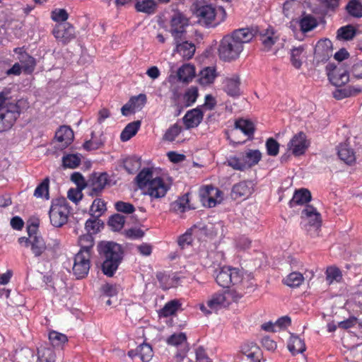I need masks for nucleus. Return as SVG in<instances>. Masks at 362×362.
Here are the masks:
<instances>
[{
    "mask_svg": "<svg viewBox=\"0 0 362 362\" xmlns=\"http://www.w3.org/2000/svg\"><path fill=\"white\" fill-rule=\"evenodd\" d=\"M55 139L59 143L58 148H65L73 141L74 132L68 126H62L57 131Z\"/></svg>",
    "mask_w": 362,
    "mask_h": 362,
    "instance_id": "19",
    "label": "nucleus"
},
{
    "mask_svg": "<svg viewBox=\"0 0 362 362\" xmlns=\"http://www.w3.org/2000/svg\"><path fill=\"white\" fill-rule=\"evenodd\" d=\"M20 115L19 107L14 103H8L0 108V132L12 127Z\"/></svg>",
    "mask_w": 362,
    "mask_h": 362,
    "instance_id": "7",
    "label": "nucleus"
},
{
    "mask_svg": "<svg viewBox=\"0 0 362 362\" xmlns=\"http://www.w3.org/2000/svg\"><path fill=\"white\" fill-rule=\"evenodd\" d=\"M254 183L252 181H242L233 185L231 197L236 199L240 197H249L254 192Z\"/></svg>",
    "mask_w": 362,
    "mask_h": 362,
    "instance_id": "15",
    "label": "nucleus"
},
{
    "mask_svg": "<svg viewBox=\"0 0 362 362\" xmlns=\"http://www.w3.org/2000/svg\"><path fill=\"white\" fill-rule=\"evenodd\" d=\"M342 279V274L340 269L336 267H329L326 270V279L329 284L334 281L339 282Z\"/></svg>",
    "mask_w": 362,
    "mask_h": 362,
    "instance_id": "47",
    "label": "nucleus"
},
{
    "mask_svg": "<svg viewBox=\"0 0 362 362\" xmlns=\"http://www.w3.org/2000/svg\"><path fill=\"white\" fill-rule=\"evenodd\" d=\"M52 33L63 44H66L76 37L74 28L69 23H59L53 29Z\"/></svg>",
    "mask_w": 362,
    "mask_h": 362,
    "instance_id": "12",
    "label": "nucleus"
},
{
    "mask_svg": "<svg viewBox=\"0 0 362 362\" xmlns=\"http://www.w3.org/2000/svg\"><path fill=\"white\" fill-rule=\"evenodd\" d=\"M115 206L117 211L124 214H132L135 211V208L133 204L122 201L116 202Z\"/></svg>",
    "mask_w": 362,
    "mask_h": 362,
    "instance_id": "59",
    "label": "nucleus"
},
{
    "mask_svg": "<svg viewBox=\"0 0 362 362\" xmlns=\"http://www.w3.org/2000/svg\"><path fill=\"white\" fill-rule=\"evenodd\" d=\"M140 358L144 362H148L153 357V353L151 346L146 343H143L137 348Z\"/></svg>",
    "mask_w": 362,
    "mask_h": 362,
    "instance_id": "42",
    "label": "nucleus"
},
{
    "mask_svg": "<svg viewBox=\"0 0 362 362\" xmlns=\"http://www.w3.org/2000/svg\"><path fill=\"white\" fill-rule=\"evenodd\" d=\"M197 15L205 25L211 24L216 16V11L211 5L201 6L197 10Z\"/></svg>",
    "mask_w": 362,
    "mask_h": 362,
    "instance_id": "23",
    "label": "nucleus"
},
{
    "mask_svg": "<svg viewBox=\"0 0 362 362\" xmlns=\"http://www.w3.org/2000/svg\"><path fill=\"white\" fill-rule=\"evenodd\" d=\"M200 193L204 205L208 206L209 207L215 206L216 204L221 200V191L211 185H207L203 187Z\"/></svg>",
    "mask_w": 362,
    "mask_h": 362,
    "instance_id": "14",
    "label": "nucleus"
},
{
    "mask_svg": "<svg viewBox=\"0 0 362 362\" xmlns=\"http://www.w3.org/2000/svg\"><path fill=\"white\" fill-rule=\"evenodd\" d=\"M189 18L181 12H175L170 21V33L175 41L185 39L187 28L189 26Z\"/></svg>",
    "mask_w": 362,
    "mask_h": 362,
    "instance_id": "5",
    "label": "nucleus"
},
{
    "mask_svg": "<svg viewBox=\"0 0 362 362\" xmlns=\"http://www.w3.org/2000/svg\"><path fill=\"white\" fill-rule=\"evenodd\" d=\"M105 210V202L100 199H96L90 206V214L93 218H99Z\"/></svg>",
    "mask_w": 362,
    "mask_h": 362,
    "instance_id": "43",
    "label": "nucleus"
},
{
    "mask_svg": "<svg viewBox=\"0 0 362 362\" xmlns=\"http://www.w3.org/2000/svg\"><path fill=\"white\" fill-rule=\"evenodd\" d=\"M195 75L194 67L189 64L183 65L177 71V77L180 81L188 83Z\"/></svg>",
    "mask_w": 362,
    "mask_h": 362,
    "instance_id": "31",
    "label": "nucleus"
},
{
    "mask_svg": "<svg viewBox=\"0 0 362 362\" xmlns=\"http://www.w3.org/2000/svg\"><path fill=\"white\" fill-rule=\"evenodd\" d=\"M52 19L56 22L62 21V23H65L68 19L69 15L65 9H55L52 11L51 13Z\"/></svg>",
    "mask_w": 362,
    "mask_h": 362,
    "instance_id": "61",
    "label": "nucleus"
},
{
    "mask_svg": "<svg viewBox=\"0 0 362 362\" xmlns=\"http://www.w3.org/2000/svg\"><path fill=\"white\" fill-rule=\"evenodd\" d=\"M198 97V89L197 87H191L185 94V100L187 106L191 105L194 103Z\"/></svg>",
    "mask_w": 362,
    "mask_h": 362,
    "instance_id": "62",
    "label": "nucleus"
},
{
    "mask_svg": "<svg viewBox=\"0 0 362 362\" xmlns=\"http://www.w3.org/2000/svg\"><path fill=\"white\" fill-rule=\"evenodd\" d=\"M216 281L223 288H228L231 285H236L242 281L243 276L239 269L223 267L217 270Z\"/></svg>",
    "mask_w": 362,
    "mask_h": 362,
    "instance_id": "6",
    "label": "nucleus"
},
{
    "mask_svg": "<svg viewBox=\"0 0 362 362\" xmlns=\"http://www.w3.org/2000/svg\"><path fill=\"white\" fill-rule=\"evenodd\" d=\"M323 13L335 12L339 6L340 0H317Z\"/></svg>",
    "mask_w": 362,
    "mask_h": 362,
    "instance_id": "38",
    "label": "nucleus"
},
{
    "mask_svg": "<svg viewBox=\"0 0 362 362\" xmlns=\"http://www.w3.org/2000/svg\"><path fill=\"white\" fill-rule=\"evenodd\" d=\"M78 242L81 246V250L79 252L90 253V250L94 245L93 238L90 233H87L80 236Z\"/></svg>",
    "mask_w": 362,
    "mask_h": 362,
    "instance_id": "40",
    "label": "nucleus"
},
{
    "mask_svg": "<svg viewBox=\"0 0 362 362\" xmlns=\"http://www.w3.org/2000/svg\"><path fill=\"white\" fill-rule=\"evenodd\" d=\"M326 69L329 81L335 86H341L349 80L347 71L341 66L337 67L329 64L327 65Z\"/></svg>",
    "mask_w": 362,
    "mask_h": 362,
    "instance_id": "10",
    "label": "nucleus"
},
{
    "mask_svg": "<svg viewBox=\"0 0 362 362\" xmlns=\"http://www.w3.org/2000/svg\"><path fill=\"white\" fill-rule=\"evenodd\" d=\"M215 77V69L211 67H206L201 71L199 80L201 84L206 85L212 83Z\"/></svg>",
    "mask_w": 362,
    "mask_h": 362,
    "instance_id": "44",
    "label": "nucleus"
},
{
    "mask_svg": "<svg viewBox=\"0 0 362 362\" xmlns=\"http://www.w3.org/2000/svg\"><path fill=\"white\" fill-rule=\"evenodd\" d=\"M14 52L18 54V59L24 72L26 74L33 73L36 65L35 59L33 57L30 56L27 52L23 51V48H16Z\"/></svg>",
    "mask_w": 362,
    "mask_h": 362,
    "instance_id": "17",
    "label": "nucleus"
},
{
    "mask_svg": "<svg viewBox=\"0 0 362 362\" xmlns=\"http://www.w3.org/2000/svg\"><path fill=\"white\" fill-rule=\"evenodd\" d=\"M266 148L268 155L276 156L279 151V144L274 139L271 137L266 141Z\"/></svg>",
    "mask_w": 362,
    "mask_h": 362,
    "instance_id": "57",
    "label": "nucleus"
},
{
    "mask_svg": "<svg viewBox=\"0 0 362 362\" xmlns=\"http://www.w3.org/2000/svg\"><path fill=\"white\" fill-rule=\"evenodd\" d=\"M176 44V51L184 58L190 59L195 52V46L193 43L188 41H175Z\"/></svg>",
    "mask_w": 362,
    "mask_h": 362,
    "instance_id": "25",
    "label": "nucleus"
},
{
    "mask_svg": "<svg viewBox=\"0 0 362 362\" xmlns=\"http://www.w3.org/2000/svg\"><path fill=\"white\" fill-rule=\"evenodd\" d=\"M356 30L351 25L340 28L337 30V38L345 40H350L356 35Z\"/></svg>",
    "mask_w": 362,
    "mask_h": 362,
    "instance_id": "39",
    "label": "nucleus"
},
{
    "mask_svg": "<svg viewBox=\"0 0 362 362\" xmlns=\"http://www.w3.org/2000/svg\"><path fill=\"white\" fill-rule=\"evenodd\" d=\"M203 119V112L199 108H194L188 111L183 117V122L186 129H192L197 127Z\"/></svg>",
    "mask_w": 362,
    "mask_h": 362,
    "instance_id": "22",
    "label": "nucleus"
},
{
    "mask_svg": "<svg viewBox=\"0 0 362 362\" xmlns=\"http://www.w3.org/2000/svg\"><path fill=\"white\" fill-rule=\"evenodd\" d=\"M305 134L300 132L295 134L288 143V150L295 156L303 155L308 147Z\"/></svg>",
    "mask_w": 362,
    "mask_h": 362,
    "instance_id": "13",
    "label": "nucleus"
},
{
    "mask_svg": "<svg viewBox=\"0 0 362 362\" xmlns=\"http://www.w3.org/2000/svg\"><path fill=\"white\" fill-rule=\"evenodd\" d=\"M103 226V223L98 218H89L86 221L85 224V228L88 232L90 233L93 232L94 233L99 231L100 228Z\"/></svg>",
    "mask_w": 362,
    "mask_h": 362,
    "instance_id": "52",
    "label": "nucleus"
},
{
    "mask_svg": "<svg viewBox=\"0 0 362 362\" xmlns=\"http://www.w3.org/2000/svg\"><path fill=\"white\" fill-rule=\"evenodd\" d=\"M187 340V337L185 333H179L177 334H174L171 335L167 340L168 344H171L173 346H178L182 344L183 342H185Z\"/></svg>",
    "mask_w": 362,
    "mask_h": 362,
    "instance_id": "64",
    "label": "nucleus"
},
{
    "mask_svg": "<svg viewBox=\"0 0 362 362\" xmlns=\"http://www.w3.org/2000/svg\"><path fill=\"white\" fill-rule=\"evenodd\" d=\"M156 278L158 280L160 286L163 289H168L172 286L173 280L165 273L158 272L156 274Z\"/></svg>",
    "mask_w": 362,
    "mask_h": 362,
    "instance_id": "60",
    "label": "nucleus"
},
{
    "mask_svg": "<svg viewBox=\"0 0 362 362\" xmlns=\"http://www.w3.org/2000/svg\"><path fill=\"white\" fill-rule=\"evenodd\" d=\"M81 163V158L76 154H67L62 158L64 168H76Z\"/></svg>",
    "mask_w": 362,
    "mask_h": 362,
    "instance_id": "46",
    "label": "nucleus"
},
{
    "mask_svg": "<svg viewBox=\"0 0 362 362\" xmlns=\"http://www.w3.org/2000/svg\"><path fill=\"white\" fill-rule=\"evenodd\" d=\"M98 251L103 259V272L107 276H112L122 260V247L115 242L102 241L98 245Z\"/></svg>",
    "mask_w": 362,
    "mask_h": 362,
    "instance_id": "3",
    "label": "nucleus"
},
{
    "mask_svg": "<svg viewBox=\"0 0 362 362\" xmlns=\"http://www.w3.org/2000/svg\"><path fill=\"white\" fill-rule=\"evenodd\" d=\"M49 214L50 222L54 227L62 226L68 219L67 208L59 203H52Z\"/></svg>",
    "mask_w": 362,
    "mask_h": 362,
    "instance_id": "11",
    "label": "nucleus"
},
{
    "mask_svg": "<svg viewBox=\"0 0 362 362\" xmlns=\"http://www.w3.org/2000/svg\"><path fill=\"white\" fill-rule=\"evenodd\" d=\"M123 165L129 174H134L141 168V163L140 158L134 156L125 158Z\"/></svg>",
    "mask_w": 362,
    "mask_h": 362,
    "instance_id": "34",
    "label": "nucleus"
},
{
    "mask_svg": "<svg viewBox=\"0 0 362 362\" xmlns=\"http://www.w3.org/2000/svg\"><path fill=\"white\" fill-rule=\"evenodd\" d=\"M181 305L177 300H172L167 303L161 310V315L168 317L175 313Z\"/></svg>",
    "mask_w": 362,
    "mask_h": 362,
    "instance_id": "48",
    "label": "nucleus"
},
{
    "mask_svg": "<svg viewBox=\"0 0 362 362\" xmlns=\"http://www.w3.org/2000/svg\"><path fill=\"white\" fill-rule=\"evenodd\" d=\"M83 189H81L78 187H76V189L71 188L67 193L68 198L75 204H77L81 201V199L83 197Z\"/></svg>",
    "mask_w": 362,
    "mask_h": 362,
    "instance_id": "63",
    "label": "nucleus"
},
{
    "mask_svg": "<svg viewBox=\"0 0 362 362\" xmlns=\"http://www.w3.org/2000/svg\"><path fill=\"white\" fill-rule=\"evenodd\" d=\"M38 360L40 362H54L55 354L51 349L44 348L38 351Z\"/></svg>",
    "mask_w": 362,
    "mask_h": 362,
    "instance_id": "53",
    "label": "nucleus"
},
{
    "mask_svg": "<svg viewBox=\"0 0 362 362\" xmlns=\"http://www.w3.org/2000/svg\"><path fill=\"white\" fill-rule=\"evenodd\" d=\"M189 194H185L182 197H180L173 204L174 209L179 210L182 212L185 211L186 209L189 208Z\"/></svg>",
    "mask_w": 362,
    "mask_h": 362,
    "instance_id": "58",
    "label": "nucleus"
},
{
    "mask_svg": "<svg viewBox=\"0 0 362 362\" xmlns=\"http://www.w3.org/2000/svg\"><path fill=\"white\" fill-rule=\"evenodd\" d=\"M108 182V175L105 173L97 175H93L91 179L89 180V185L92 189L90 192L91 196H98L100 193L105 185Z\"/></svg>",
    "mask_w": 362,
    "mask_h": 362,
    "instance_id": "18",
    "label": "nucleus"
},
{
    "mask_svg": "<svg viewBox=\"0 0 362 362\" xmlns=\"http://www.w3.org/2000/svg\"><path fill=\"white\" fill-rule=\"evenodd\" d=\"M141 121L137 120L129 123L121 133L120 139L122 141H127L134 136L139 129Z\"/></svg>",
    "mask_w": 362,
    "mask_h": 362,
    "instance_id": "30",
    "label": "nucleus"
},
{
    "mask_svg": "<svg viewBox=\"0 0 362 362\" xmlns=\"http://www.w3.org/2000/svg\"><path fill=\"white\" fill-rule=\"evenodd\" d=\"M232 294L229 292H217L211 295L206 300V305L201 304L200 310L205 315H211L213 312L225 308L230 304L229 295Z\"/></svg>",
    "mask_w": 362,
    "mask_h": 362,
    "instance_id": "4",
    "label": "nucleus"
},
{
    "mask_svg": "<svg viewBox=\"0 0 362 362\" xmlns=\"http://www.w3.org/2000/svg\"><path fill=\"white\" fill-rule=\"evenodd\" d=\"M360 90V89H352L351 88L337 89L333 92V97L337 100H341L344 98L351 96L354 93H358Z\"/></svg>",
    "mask_w": 362,
    "mask_h": 362,
    "instance_id": "56",
    "label": "nucleus"
},
{
    "mask_svg": "<svg viewBox=\"0 0 362 362\" xmlns=\"http://www.w3.org/2000/svg\"><path fill=\"white\" fill-rule=\"evenodd\" d=\"M146 103V96L145 94H139L137 96L132 97L127 104L122 106L121 109L122 114L127 116L130 111L141 110Z\"/></svg>",
    "mask_w": 362,
    "mask_h": 362,
    "instance_id": "21",
    "label": "nucleus"
},
{
    "mask_svg": "<svg viewBox=\"0 0 362 362\" xmlns=\"http://www.w3.org/2000/svg\"><path fill=\"white\" fill-rule=\"evenodd\" d=\"M332 43L329 40L325 39L323 40H320L317 42L315 54L316 57H317L320 52H323L324 57L322 60H327L330 56H332Z\"/></svg>",
    "mask_w": 362,
    "mask_h": 362,
    "instance_id": "27",
    "label": "nucleus"
},
{
    "mask_svg": "<svg viewBox=\"0 0 362 362\" xmlns=\"http://www.w3.org/2000/svg\"><path fill=\"white\" fill-rule=\"evenodd\" d=\"M311 193L307 189L302 188L296 190L293 194L292 199L289 202V206L294 207L296 205H303L311 200Z\"/></svg>",
    "mask_w": 362,
    "mask_h": 362,
    "instance_id": "24",
    "label": "nucleus"
},
{
    "mask_svg": "<svg viewBox=\"0 0 362 362\" xmlns=\"http://www.w3.org/2000/svg\"><path fill=\"white\" fill-rule=\"evenodd\" d=\"M134 180L143 194L149 196L151 199L164 197L170 188V185L165 183L161 177L154 176V171L151 168L142 169Z\"/></svg>",
    "mask_w": 362,
    "mask_h": 362,
    "instance_id": "2",
    "label": "nucleus"
},
{
    "mask_svg": "<svg viewBox=\"0 0 362 362\" xmlns=\"http://www.w3.org/2000/svg\"><path fill=\"white\" fill-rule=\"evenodd\" d=\"M304 281L303 274L300 272H292L289 274L283 282L289 287H298Z\"/></svg>",
    "mask_w": 362,
    "mask_h": 362,
    "instance_id": "35",
    "label": "nucleus"
},
{
    "mask_svg": "<svg viewBox=\"0 0 362 362\" xmlns=\"http://www.w3.org/2000/svg\"><path fill=\"white\" fill-rule=\"evenodd\" d=\"M299 25L300 27V30L303 33H307L317 27V22L313 16L307 15L303 16L299 21Z\"/></svg>",
    "mask_w": 362,
    "mask_h": 362,
    "instance_id": "36",
    "label": "nucleus"
},
{
    "mask_svg": "<svg viewBox=\"0 0 362 362\" xmlns=\"http://www.w3.org/2000/svg\"><path fill=\"white\" fill-rule=\"evenodd\" d=\"M38 224L32 223L27 227L28 235H30V250L35 257H41L45 255L47 250V244L43 238L37 235Z\"/></svg>",
    "mask_w": 362,
    "mask_h": 362,
    "instance_id": "8",
    "label": "nucleus"
},
{
    "mask_svg": "<svg viewBox=\"0 0 362 362\" xmlns=\"http://www.w3.org/2000/svg\"><path fill=\"white\" fill-rule=\"evenodd\" d=\"M338 156L341 160H344L347 164L352 163L356 159L354 151L346 144H342L339 146Z\"/></svg>",
    "mask_w": 362,
    "mask_h": 362,
    "instance_id": "28",
    "label": "nucleus"
},
{
    "mask_svg": "<svg viewBox=\"0 0 362 362\" xmlns=\"http://www.w3.org/2000/svg\"><path fill=\"white\" fill-rule=\"evenodd\" d=\"M262 158L259 150H248L241 156V160L245 163L246 168H251L258 163Z\"/></svg>",
    "mask_w": 362,
    "mask_h": 362,
    "instance_id": "26",
    "label": "nucleus"
},
{
    "mask_svg": "<svg viewBox=\"0 0 362 362\" xmlns=\"http://www.w3.org/2000/svg\"><path fill=\"white\" fill-rule=\"evenodd\" d=\"M125 223V217L121 214H116L112 215L108 221V226L112 230H120Z\"/></svg>",
    "mask_w": 362,
    "mask_h": 362,
    "instance_id": "41",
    "label": "nucleus"
},
{
    "mask_svg": "<svg viewBox=\"0 0 362 362\" xmlns=\"http://www.w3.org/2000/svg\"><path fill=\"white\" fill-rule=\"evenodd\" d=\"M182 131V127L177 124H175L167 129L163 135V140L173 141Z\"/></svg>",
    "mask_w": 362,
    "mask_h": 362,
    "instance_id": "54",
    "label": "nucleus"
},
{
    "mask_svg": "<svg viewBox=\"0 0 362 362\" xmlns=\"http://www.w3.org/2000/svg\"><path fill=\"white\" fill-rule=\"evenodd\" d=\"M345 9L347 13L354 18L362 17V4L358 0H350Z\"/></svg>",
    "mask_w": 362,
    "mask_h": 362,
    "instance_id": "33",
    "label": "nucleus"
},
{
    "mask_svg": "<svg viewBox=\"0 0 362 362\" xmlns=\"http://www.w3.org/2000/svg\"><path fill=\"white\" fill-rule=\"evenodd\" d=\"M288 349L293 355H295L304 352L306 347L303 340H302L298 336L291 334L290 341L288 344Z\"/></svg>",
    "mask_w": 362,
    "mask_h": 362,
    "instance_id": "29",
    "label": "nucleus"
},
{
    "mask_svg": "<svg viewBox=\"0 0 362 362\" xmlns=\"http://www.w3.org/2000/svg\"><path fill=\"white\" fill-rule=\"evenodd\" d=\"M256 35V31L249 28H239L225 35L221 40L218 52L219 58L227 62L237 60L248 44Z\"/></svg>",
    "mask_w": 362,
    "mask_h": 362,
    "instance_id": "1",
    "label": "nucleus"
},
{
    "mask_svg": "<svg viewBox=\"0 0 362 362\" xmlns=\"http://www.w3.org/2000/svg\"><path fill=\"white\" fill-rule=\"evenodd\" d=\"M277 37L274 36L272 31L267 30L266 33L261 34L260 40L267 50H269L273 45L276 42Z\"/></svg>",
    "mask_w": 362,
    "mask_h": 362,
    "instance_id": "49",
    "label": "nucleus"
},
{
    "mask_svg": "<svg viewBox=\"0 0 362 362\" xmlns=\"http://www.w3.org/2000/svg\"><path fill=\"white\" fill-rule=\"evenodd\" d=\"M235 130H240L249 137L252 136L255 132L254 124L247 119H240L235 122Z\"/></svg>",
    "mask_w": 362,
    "mask_h": 362,
    "instance_id": "32",
    "label": "nucleus"
},
{
    "mask_svg": "<svg viewBox=\"0 0 362 362\" xmlns=\"http://www.w3.org/2000/svg\"><path fill=\"white\" fill-rule=\"evenodd\" d=\"M49 339L54 346H59L68 341L65 334L56 331H52L49 333Z\"/></svg>",
    "mask_w": 362,
    "mask_h": 362,
    "instance_id": "51",
    "label": "nucleus"
},
{
    "mask_svg": "<svg viewBox=\"0 0 362 362\" xmlns=\"http://www.w3.org/2000/svg\"><path fill=\"white\" fill-rule=\"evenodd\" d=\"M206 233L211 236L222 235L223 232V224L222 221H216L214 223H209L205 226Z\"/></svg>",
    "mask_w": 362,
    "mask_h": 362,
    "instance_id": "50",
    "label": "nucleus"
},
{
    "mask_svg": "<svg viewBox=\"0 0 362 362\" xmlns=\"http://www.w3.org/2000/svg\"><path fill=\"white\" fill-rule=\"evenodd\" d=\"M90 253L78 252L74 257L73 273L77 279L85 278L90 267Z\"/></svg>",
    "mask_w": 362,
    "mask_h": 362,
    "instance_id": "9",
    "label": "nucleus"
},
{
    "mask_svg": "<svg viewBox=\"0 0 362 362\" xmlns=\"http://www.w3.org/2000/svg\"><path fill=\"white\" fill-rule=\"evenodd\" d=\"M301 218L308 220L310 226L315 228L316 230L321 227L320 214L311 205H307L302 211Z\"/></svg>",
    "mask_w": 362,
    "mask_h": 362,
    "instance_id": "16",
    "label": "nucleus"
},
{
    "mask_svg": "<svg viewBox=\"0 0 362 362\" xmlns=\"http://www.w3.org/2000/svg\"><path fill=\"white\" fill-rule=\"evenodd\" d=\"M240 78L238 74L228 77L224 80V90L230 97H238L240 95Z\"/></svg>",
    "mask_w": 362,
    "mask_h": 362,
    "instance_id": "20",
    "label": "nucleus"
},
{
    "mask_svg": "<svg viewBox=\"0 0 362 362\" xmlns=\"http://www.w3.org/2000/svg\"><path fill=\"white\" fill-rule=\"evenodd\" d=\"M135 8L139 12L151 14L155 11L156 3L153 0H143L141 1H137L135 4Z\"/></svg>",
    "mask_w": 362,
    "mask_h": 362,
    "instance_id": "37",
    "label": "nucleus"
},
{
    "mask_svg": "<svg viewBox=\"0 0 362 362\" xmlns=\"http://www.w3.org/2000/svg\"><path fill=\"white\" fill-rule=\"evenodd\" d=\"M303 51V47L300 46L298 47H294L291 49V60L293 66L296 69H299L301 66L302 62L300 57Z\"/></svg>",
    "mask_w": 362,
    "mask_h": 362,
    "instance_id": "55",
    "label": "nucleus"
},
{
    "mask_svg": "<svg viewBox=\"0 0 362 362\" xmlns=\"http://www.w3.org/2000/svg\"><path fill=\"white\" fill-rule=\"evenodd\" d=\"M49 180L48 177L44 179V180L36 187L34 192V196L37 198L49 199Z\"/></svg>",
    "mask_w": 362,
    "mask_h": 362,
    "instance_id": "45",
    "label": "nucleus"
}]
</instances>
